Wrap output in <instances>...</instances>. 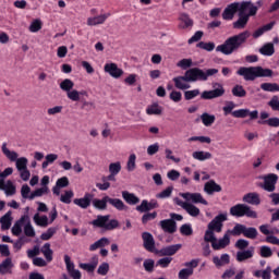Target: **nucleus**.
I'll return each instance as SVG.
<instances>
[{
    "label": "nucleus",
    "mask_w": 279,
    "mask_h": 279,
    "mask_svg": "<svg viewBox=\"0 0 279 279\" xmlns=\"http://www.w3.org/2000/svg\"><path fill=\"white\" fill-rule=\"evenodd\" d=\"M223 221H228V213L219 214L216 216L207 226L205 231L204 241L206 243H211V247L215 251L226 250L230 245V238L225 234L217 241L215 232H221L223 230Z\"/></svg>",
    "instance_id": "nucleus-1"
},
{
    "label": "nucleus",
    "mask_w": 279,
    "mask_h": 279,
    "mask_svg": "<svg viewBox=\"0 0 279 279\" xmlns=\"http://www.w3.org/2000/svg\"><path fill=\"white\" fill-rule=\"evenodd\" d=\"M2 154L10 160L11 162H15V167L17 171L20 172V178L27 182L29 178H32V173L27 169V163L29 162L27 160V157H20L19 153L14 150H10L7 143L2 144Z\"/></svg>",
    "instance_id": "nucleus-2"
},
{
    "label": "nucleus",
    "mask_w": 279,
    "mask_h": 279,
    "mask_svg": "<svg viewBox=\"0 0 279 279\" xmlns=\"http://www.w3.org/2000/svg\"><path fill=\"white\" fill-rule=\"evenodd\" d=\"M250 37V32L244 31L238 35L231 36L222 45L217 46L216 51L223 53L225 56H232L234 51L241 49L245 43H247V38Z\"/></svg>",
    "instance_id": "nucleus-3"
},
{
    "label": "nucleus",
    "mask_w": 279,
    "mask_h": 279,
    "mask_svg": "<svg viewBox=\"0 0 279 279\" xmlns=\"http://www.w3.org/2000/svg\"><path fill=\"white\" fill-rule=\"evenodd\" d=\"M236 75L243 77L245 82H254L257 77H271L274 71L271 69H264L263 66H241L236 71Z\"/></svg>",
    "instance_id": "nucleus-4"
},
{
    "label": "nucleus",
    "mask_w": 279,
    "mask_h": 279,
    "mask_svg": "<svg viewBox=\"0 0 279 279\" xmlns=\"http://www.w3.org/2000/svg\"><path fill=\"white\" fill-rule=\"evenodd\" d=\"M230 215L232 217H248L250 219H257L258 214L252 209V207L245 204H238L230 208Z\"/></svg>",
    "instance_id": "nucleus-5"
},
{
    "label": "nucleus",
    "mask_w": 279,
    "mask_h": 279,
    "mask_svg": "<svg viewBox=\"0 0 279 279\" xmlns=\"http://www.w3.org/2000/svg\"><path fill=\"white\" fill-rule=\"evenodd\" d=\"M92 225H94L95 228H102L104 230H117V228H119V220H110V215L97 216V219L93 220Z\"/></svg>",
    "instance_id": "nucleus-6"
},
{
    "label": "nucleus",
    "mask_w": 279,
    "mask_h": 279,
    "mask_svg": "<svg viewBox=\"0 0 279 279\" xmlns=\"http://www.w3.org/2000/svg\"><path fill=\"white\" fill-rule=\"evenodd\" d=\"M258 14V7H256L252 1L238 2V16H256Z\"/></svg>",
    "instance_id": "nucleus-7"
},
{
    "label": "nucleus",
    "mask_w": 279,
    "mask_h": 279,
    "mask_svg": "<svg viewBox=\"0 0 279 279\" xmlns=\"http://www.w3.org/2000/svg\"><path fill=\"white\" fill-rule=\"evenodd\" d=\"M180 197L185 199V204H203V206H208V201L204 198L202 193H191V192H185V193H180Z\"/></svg>",
    "instance_id": "nucleus-8"
},
{
    "label": "nucleus",
    "mask_w": 279,
    "mask_h": 279,
    "mask_svg": "<svg viewBox=\"0 0 279 279\" xmlns=\"http://www.w3.org/2000/svg\"><path fill=\"white\" fill-rule=\"evenodd\" d=\"M213 86L215 89L205 90L202 93V99H217L218 97H223V95H226V89L223 88V85H221L220 83H214Z\"/></svg>",
    "instance_id": "nucleus-9"
},
{
    "label": "nucleus",
    "mask_w": 279,
    "mask_h": 279,
    "mask_svg": "<svg viewBox=\"0 0 279 279\" xmlns=\"http://www.w3.org/2000/svg\"><path fill=\"white\" fill-rule=\"evenodd\" d=\"M174 204H177V206H180L181 208H183V210H185V213H187V215H190V217H199V208L191 203H185L184 201L180 199L179 197L174 198Z\"/></svg>",
    "instance_id": "nucleus-10"
},
{
    "label": "nucleus",
    "mask_w": 279,
    "mask_h": 279,
    "mask_svg": "<svg viewBox=\"0 0 279 279\" xmlns=\"http://www.w3.org/2000/svg\"><path fill=\"white\" fill-rule=\"evenodd\" d=\"M264 184H262V189L267 191L268 193H274L276 191V184H278V174L270 173L263 178Z\"/></svg>",
    "instance_id": "nucleus-11"
},
{
    "label": "nucleus",
    "mask_w": 279,
    "mask_h": 279,
    "mask_svg": "<svg viewBox=\"0 0 279 279\" xmlns=\"http://www.w3.org/2000/svg\"><path fill=\"white\" fill-rule=\"evenodd\" d=\"M190 82H206V74L199 68H192L185 71Z\"/></svg>",
    "instance_id": "nucleus-12"
},
{
    "label": "nucleus",
    "mask_w": 279,
    "mask_h": 279,
    "mask_svg": "<svg viewBox=\"0 0 279 279\" xmlns=\"http://www.w3.org/2000/svg\"><path fill=\"white\" fill-rule=\"evenodd\" d=\"M172 82L174 83L175 88L179 90H189V88H191V81L189 80L186 72L183 76L173 77Z\"/></svg>",
    "instance_id": "nucleus-13"
},
{
    "label": "nucleus",
    "mask_w": 279,
    "mask_h": 279,
    "mask_svg": "<svg viewBox=\"0 0 279 279\" xmlns=\"http://www.w3.org/2000/svg\"><path fill=\"white\" fill-rule=\"evenodd\" d=\"M64 263L69 276L73 279H82V272L78 269H75V264L71 262V256L64 255Z\"/></svg>",
    "instance_id": "nucleus-14"
},
{
    "label": "nucleus",
    "mask_w": 279,
    "mask_h": 279,
    "mask_svg": "<svg viewBox=\"0 0 279 279\" xmlns=\"http://www.w3.org/2000/svg\"><path fill=\"white\" fill-rule=\"evenodd\" d=\"M142 239H143L144 247L145 250H147V252H153L154 254L158 252V250H156V241L154 240V235H151V233L143 232Z\"/></svg>",
    "instance_id": "nucleus-15"
},
{
    "label": "nucleus",
    "mask_w": 279,
    "mask_h": 279,
    "mask_svg": "<svg viewBox=\"0 0 279 279\" xmlns=\"http://www.w3.org/2000/svg\"><path fill=\"white\" fill-rule=\"evenodd\" d=\"M159 207L160 205L156 199H150V202H148L147 199H143L141 205L136 206V210L137 213H149V210H154Z\"/></svg>",
    "instance_id": "nucleus-16"
},
{
    "label": "nucleus",
    "mask_w": 279,
    "mask_h": 279,
    "mask_svg": "<svg viewBox=\"0 0 279 279\" xmlns=\"http://www.w3.org/2000/svg\"><path fill=\"white\" fill-rule=\"evenodd\" d=\"M232 117L235 119H245L250 117L251 121L258 119V110L250 111V109H239L232 112Z\"/></svg>",
    "instance_id": "nucleus-17"
},
{
    "label": "nucleus",
    "mask_w": 279,
    "mask_h": 279,
    "mask_svg": "<svg viewBox=\"0 0 279 279\" xmlns=\"http://www.w3.org/2000/svg\"><path fill=\"white\" fill-rule=\"evenodd\" d=\"M93 197H95L94 194L85 193L83 197L81 198H74L73 204L75 206H78V208H83V210H86L93 204Z\"/></svg>",
    "instance_id": "nucleus-18"
},
{
    "label": "nucleus",
    "mask_w": 279,
    "mask_h": 279,
    "mask_svg": "<svg viewBox=\"0 0 279 279\" xmlns=\"http://www.w3.org/2000/svg\"><path fill=\"white\" fill-rule=\"evenodd\" d=\"M180 250H182V244H173V245L165 246L159 251H156V254L160 256L170 257V256H174V254H178Z\"/></svg>",
    "instance_id": "nucleus-19"
},
{
    "label": "nucleus",
    "mask_w": 279,
    "mask_h": 279,
    "mask_svg": "<svg viewBox=\"0 0 279 279\" xmlns=\"http://www.w3.org/2000/svg\"><path fill=\"white\" fill-rule=\"evenodd\" d=\"M14 270V263L12 262V257H7L4 260L0 263V276H12Z\"/></svg>",
    "instance_id": "nucleus-20"
},
{
    "label": "nucleus",
    "mask_w": 279,
    "mask_h": 279,
    "mask_svg": "<svg viewBox=\"0 0 279 279\" xmlns=\"http://www.w3.org/2000/svg\"><path fill=\"white\" fill-rule=\"evenodd\" d=\"M0 191H4L7 196L16 195V186L10 180L0 179Z\"/></svg>",
    "instance_id": "nucleus-21"
},
{
    "label": "nucleus",
    "mask_w": 279,
    "mask_h": 279,
    "mask_svg": "<svg viewBox=\"0 0 279 279\" xmlns=\"http://www.w3.org/2000/svg\"><path fill=\"white\" fill-rule=\"evenodd\" d=\"M236 12H239V2H233L225 9V11L222 13V19L225 21H232V19H234V14H236Z\"/></svg>",
    "instance_id": "nucleus-22"
},
{
    "label": "nucleus",
    "mask_w": 279,
    "mask_h": 279,
    "mask_svg": "<svg viewBox=\"0 0 279 279\" xmlns=\"http://www.w3.org/2000/svg\"><path fill=\"white\" fill-rule=\"evenodd\" d=\"M105 73H109L114 80H119L123 75V71L117 65V63L105 64Z\"/></svg>",
    "instance_id": "nucleus-23"
},
{
    "label": "nucleus",
    "mask_w": 279,
    "mask_h": 279,
    "mask_svg": "<svg viewBox=\"0 0 279 279\" xmlns=\"http://www.w3.org/2000/svg\"><path fill=\"white\" fill-rule=\"evenodd\" d=\"M22 221L26 223L24 226L25 236H29L31 239H34V236H36V230L34 229V226H32V220L29 218V215L22 216Z\"/></svg>",
    "instance_id": "nucleus-24"
},
{
    "label": "nucleus",
    "mask_w": 279,
    "mask_h": 279,
    "mask_svg": "<svg viewBox=\"0 0 279 279\" xmlns=\"http://www.w3.org/2000/svg\"><path fill=\"white\" fill-rule=\"evenodd\" d=\"M254 246H251L248 250L236 252L235 260H238V263H245V260L254 258Z\"/></svg>",
    "instance_id": "nucleus-25"
},
{
    "label": "nucleus",
    "mask_w": 279,
    "mask_h": 279,
    "mask_svg": "<svg viewBox=\"0 0 279 279\" xmlns=\"http://www.w3.org/2000/svg\"><path fill=\"white\" fill-rule=\"evenodd\" d=\"M163 232L168 234H173L178 230V226L173 219H165L159 222Z\"/></svg>",
    "instance_id": "nucleus-26"
},
{
    "label": "nucleus",
    "mask_w": 279,
    "mask_h": 279,
    "mask_svg": "<svg viewBox=\"0 0 279 279\" xmlns=\"http://www.w3.org/2000/svg\"><path fill=\"white\" fill-rule=\"evenodd\" d=\"M109 16H110V13H105V14H101V15L88 17L87 19V25L89 27H95L97 25H104V23H106V21L108 20Z\"/></svg>",
    "instance_id": "nucleus-27"
},
{
    "label": "nucleus",
    "mask_w": 279,
    "mask_h": 279,
    "mask_svg": "<svg viewBox=\"0 0 279 279\" xmlns=\"http://www.w3.org/2000/svg\"><path fill=\"white\" fill-rule=\"evenodd\" d=\"M204 191L207 195H213V193H221V185L217 184L214 180L206 182L204 185Z\"/></svg>",
    "instance_id": "nucleus-28"
},
{
    "label": "nucleus",
    "mask_w": 279,
    "mask_h": 279,
    "mask_svg": "<svg viewBox=\"0 0 279 279\" xmlns=\"http://www.w3.org/2000/svg\"><path fill=\"white\" fill-rule=\"evenodd\" d=\"M122 199H124V202H126L130 206H136V204H140L141 202V198H138L136 194L128 191H122Z\"/></svg>",
    "instance_id": "nucleus-29"
},
{
    "label": "nucleus",
    "mask_w": 279,
    "mask_h": 279,
    "mask_svg": "<svg viewBox=\"0 0 279 279\" xmlns=\"http://www.w3.org/2000/svg\"><path fill=\"white\" fill-rule=\"evenodd\" d=\"M92 204L97 210H106L109 204V196H104L101 199L93 197Z\"/></svg>",
    "instance_id": "nucleus-30"
},
{
    "label": "nucleus",
    "mask_w": 279,
    "mask_h": 279,
    "mask_svg": "<svg viewBox=\"0 0 279 279\" xmlns=\"http://www.w3.org/2000/svg\"><path fill=\"white\" fill-rule=\"evenodd\" d=\"M97 265H99V257L95 255L92 257V263L90 264H80V268L84 269V271H87L88 274H93L95 269H97Z\"/></svg>",
    "instance_id": "nucleus-31"
},
{
    "label": "nucleus",
    "mask_w": 279,
    "mask_h": 279,
    "mask_svg": "<svg viewBox=\"0 0 279 279\" xmlns=\"http://www.w3.org/2000/svg\"><path fill=\"white\" fill-rule=\"evenodd\" d=\"M243 202L251 204L252 206H258L260 204V196L255 192L247 193L243 196Z\"/></svg>",
    "instance_id": "nucleus-32"
},
{
    "label": "nucleus",
    "mask_w": 279,
    "mask_h": 279,
    "mask_svg": "<svg viewBox=\"0 0 279 279\" xmlns=\"http://www.w3.org/2000/svg\"><path fill=\"white\" fill-rule=\"evenodd\" d=\"M110 245V239L108 238H100L98 241L94 242L89 246V252H95L97 250H101L104 247H108Z\"/></svg>",
    "instance_id": "nucleus-33"
},
{
    "label": "nucleus",
    "mask_w": 279,
    "mask_h": 279,
    "mask_svg": "<svg viewBox=\"0 0 279 279\" xmlns=\"http://www.w3.org/2000/svg\"><path fill=\"white\" fill-rule=\"evenodd\" d=\"M39 252H41L47 263H51V260H53V250H51L50 243H45L41 248H39Z\"/></svg>",
    "instance_id": "nucleus-34"
},
{
    "label": "nucleus",
    "mask_w": 279,
    "mask_h": 279,
    "mask_svg": "<svg viewBox=\"0 0 279 279\" xmlns=\"http://www.w3.org/2000/svg\"><path fill=\"white\" fill-rule=\"evenodd\" d=\"M275 25H276V22L272 21V22L259 27L258 29H256L253 33V38H260V36H263V34H265V32H271L274 29Z\"/></svg>",
    "instance_id": "nucleus-35"
},
{
    "label": "nucleus",
    "mask_w": 279,
    "mask_h": 279,
    "mask_svg": "<svg viewBox=\"0 0 279 279\" xmlns=\"http://www.w3.org/2000/svg\"><path fill=\"white\" fill-rule=\"evenodd\" d=\"M225 234H228L229 240H230V234H232V236H241V234H245V225H241V223H236L233 229L231 230H227V232Z\"/></svg>",
    "instance_id": "nucleus-36"
},
{
    "label": "nucleus",
    "mask_w": 279,
    "mask_h": 279,
    "mask_svg": "<svg viewBox=\"0 0 279 279\" xmlns=\"http://www.w3.org/2000/svg\"><path fill=\"white\" fill-rule=\"evenodd\" d=\"M1 230H10L12 228V211H8L0 218Z\"/></svg>",
    "instance_id": "nucleus-37"
},
{
    "label": "nucleus",
    "mask_w": 279,
    "mask_h": 279,
    "mask_svg": "<svg viewBox=\"0 0 279 279\" xmlns=\"http://www.w3.org/2000/svg\"><path fill=\"white\" fill-rule=\"evenodd\" d=\"M192 157L194 160H199L201 162H204V160H210L213 158V154L209 151H204V150H196L192 154Z\"/></svg>",
    "instance_id": "nucleus-38"
},
{
    "label": "nucleus",
    "mask_w": 279,
    "mask_h": 279,
    "mask_svg": "<svg viewBox=\"0 0 279 279\" xmlns=\"http://www.w3.org/2000/svg\"><path fill=\"white\" fill-rule=\"evenodd\" d=\"M248 22L250 17L247 15H239V19L233 22V29H245Z\"/></svg>",
    "instance_id": "nucleus-39"
},
{
    "label": "nucleus",
    "mask_w": 279,
    "mask_h": 279,
    "mask_svg": "<svg viewBox=\"0 0 279 279\" xmlns=\"http://www.w3.org/2000/svg\"><path fill=\"white\" fill-rule=\"evenodd\" d=\"M109 204L116 208V210L122 211L129 209L128 205H125V203H123L120 198H112L109 196Z\"/></svg>",
    "instance_id": "nucleus-40"
},
{
    "label": "nucleus",
    "mask_w": 279,
    "mask_h": 279,
    "mask_svg": "<svg viewBox=\"0 0 279 279\" xmlns=\"http://www.w3.org/2000/svg\"><path fill=\"white\" fill-rule=\"evenodd\" d=\"M179 20L181 21L180 29H189L193 25V20L186 13H181Z\"/></svg>",
    "instance_id": "nucleus-41"
},
{
    "label": "nucleus",
    "mask_w": 279,
    "mask_h": 279,
    "mask_svg": "<svg viewBox=\"0 0 279 279\" xmlns=\"http://www.w3.org/2000/svg\"><path fill=\"white\" fill-rule=\"evenodd\" d=\"M33 221H35L36 226H39L40 228H47L49 226V218L47 216L40 217V214H35Z\"/></svg>",
    "instance_id": "nucleus-42"
},
{
    "label": "nucleus",
    "mask_w": 279,
    "mask_h": 279,
    "mask_svg": "<svg viewBox=\"0 0 279 279\" xmlns=\"http://www.w3.org/2000/svg\"><path fill=\"white\" fill-rule=\"evenodd\" d=\"M213 263L216 267H223V265H228L230 263V255L222 254L220 258L219 256H215L213 258Z\"/></svg>",
    "instance_id": "nucleus-43"
},
{
    "label": "nucleus",
    "mask_w": 279,
    "mask_h": 279,
    "mask_svg": "<svg viewBox=\"0 0 279 279\" xmlns=\"http://www.w3.org/2000/svg\"><path fill=\"white\" fill-rule=\"evenodd\" d=\"M216 119L217 118L215 117V114H209L208 112H204L201 116L202 123L203 125H205V128H210V125L215 123Z\"/></svg>",
    "instance_id": "nucleus-44"
},
{
    "label": "nucleus",
    "mask_w": 279,
    "mask_h": 279,
    "mask_svg": "<svg viewBox=\"0 0 279 279\" xmlns=\"http://www.w3.org/2000/svg\"><path fill=\"white\" fill-rule=\"evenodd\" d=\"M260 88L265 90V93H279L278 83H262Z\"/></svg>",
    "instance_id": "nucleus-45"
},
{
    "label": "nucleus",
    "mask_w": 279,
    "mask_h": 279,
    "mask_svg": "<svg viewBox=\"0 0 279 279\" xmlns=\"http://www.w3.org/2000/svg\"><path fill=\"white\" fill-rule=\"evenodd\" d=\"M259 53H262V56H274V53H276V49L274 48V44L268 43L265 44L260 49H259Z\"/></svg>",
    "instance_id": "nucleus-46"
},
{
    "label": "nucleus",
    "mask_w": 279,
    "mask_h": 279,
    "mask_svg": "<svg viewBox=\"0 0 279 279\" xmlns=\"http://www.w3.org/2000/svg\"><path fill=\"white\" fill-rule=\"evenodd\" d=\"M231 93L233 97L243 98L247 96V92L243 88V85H235L232 87Z\"/></svg>",
    "instance_id": "nucleus-47"
},
{
    "label": "nucleus",
    "mask_w": 279,
    "mask_h": 279,
    "mask_svg": "<svg viewBox=\"0 0 279 279\" xmlns=\"http://www.w3.org/2000/svg\"><path fill=\"white\" fill-rule=\"evenodd\" d=\"M81 95H86V92H77V89H70L66 93V97L71 101H80Z\"/></svg>",
    "instance_id": "nucleus-48"
},
{
    "label": "nucleus",
    "mask_w": 279,
    "mask_h": 279,
    "mask_svg": "<svg viewBox=\"0 0 279 279\" xmlns=\"http://www.w3.org/2000/svg\"><path fill=\"white\" fill-rule=\"evenodd\" d=\"M23 223H25V220H23V217H21L12 227L11 232L12 234H14V236H20L21 233L23 232V229L21 228V226H23Z\"/></svg>",
    "instance_id": "nucleus-49"
},
{
    "label": "nucleus",
    "mask_w": 279,
    "mask_h": 279,
    "mask_svg": "<svg viewBox=\"0 0 279 279\" xmlns=\"http://www.w3.org/2000/svg\"><path fill=\"white\" fill-rule=\"evenodd\" d=\"M244 236L254 240L258 236V230L254 227H244Z\"/></svg>",
    "instance_id": "nucleus-50"
},
{
    "label": "nucleus",
    "mask_w": 279,
    "mask_h": 279,
    "mask_svg": "<svg viewBox=\"0 0 279 279\" xmlns=\"http://www.w3.org/2000/svg\"><path fill=\"white\" fill-rule=\"evenodd\" d=\"M73 86H75V83H73V81H71L70 78H65L60 83L61 90L66 94L70 93V90H73Z\"/></svg>",
    "instance_id": "nucleus-51"
},
{
    "label": "nucleus",
    "mask_w": 279,
    "mask_h": 279,
    "mask_svg": "<svg viewBox=\"0 0 279 279\" xmlns=\"http://www.w3.org/2000/svg\"><path fill=\"white\" fill-rule=\"evenodd\" d=\"M48 193H49V187L43 186L32 192L29 195V199H34L35 197H43V195H47Z\"/></svg>",
    "instance_id": "nucleus-52"
},
{
    "label": "nucleus",
    "mask_w": 279,
    "mask_h": 279,
    "mask_svg": "<svg viewBox=\"0 0 279 279\" xmlns=\"http://www.w3.org/2000/svg\"><path fill=\"white\" fill-rule=\"evenodd\" d=\"M259 256H262V258H271L274 256V251H271V247L263 245L259 247Z\"/></svg>",
    "instance_id": "nucleus-53"
},
{
    "label": "nucleus",
    "mask_w": 279,
    "mask_h": 279,
    "mask_svg": "<svg viewBox=\"0 0 279 279\" xmlns=\"http://www.w3.org/2000/svg\"><path fill=\"white\" fill-rule=\"evenodd\" d=\"M146 113L151 116V114H162V107H159L158 104H153L147 107Z\"/></svg>",
    "instance_id": "nucleus-54"
},
{
    "label": "nucleus",
    "mask_w": 279,
    "mask_h": 279,
    "mask_svg": "<svg viewBox=\"0 0 279 279\" xmlns=\"http://www.w3.org/2000/svg\"><path fill=\"white\" fill-rule=\"evenodd\" d=\"M57 232L58 228L50 227L46 232L41 233L40 239L41 241H49Z\"/></svg>",
    "instance_id": "nucleus-55"
},
{
    "label": "nucleus",
    "mask_w": 279,
    "mask_h": 279,
    "mask_svg": "<svg viewBox=\"0 0 279 279\" xmlns=\"http://www.w3.org/2000/svg\"><path fill=\"white\" fill-rule=\"evenodd\" d=\"M29 32H32L33 34H36L37 32H40L43 29V21L40 20H34L29 27H28Z\"/></svg>",
    "instance_id": "nucleus-56"
},
{
    "label": "nucleus",
    "mask_w": 279,
    "mask_h": 279,
    "mask_svg": "<svg viewBox=\"0 0 279 279\" xmlns=\"http://www.w3.org/2000/svg\"><path fill=\"white\" fill-rule=\"evenodd\" d=\"M143 267L145 271L151 274L154 271V267H156V262L151 258H147L144 260Z\"/></svg>",
    "instance_id": "nucleus-57"
},
{
    "label": "nucleus",
    "mask_w": 279,
    "mask_h": 279,
    "mask_svg": "<svg viewBox=\"0 0 279 279\" xmlns=\"http://www.w3.org/2000/svg\"><path fill=\"white\" fill-rule=\"evenodd\" d=\"M126 169L128 171H134V169H136V155L131 154L129 156V160L126 162Z\"/></svg>",
    "instance_id": "nucleus-58"
},
{
    "label": "nucleus",
    "mask_w": 279,
    "mask_h": 279,
    "mask_svg": "<svg viewBox=\"0 0 279 279\" xmlns=\"http://www.w3.org/2000/svg\"><path fill=\"white\" fill-rule=\"evenodd\" d=\"M109 172L113 173V175H119V173L121 172V162L117 161V162H112L109 165Z\"/></svg>",
    "instance_id": "nucleus-59"
},
{
    "label": "nucleus",
    "mask_w": 279,
    "mask_h": 279,
    "mask_svg": "<svg viewBox=\"0 0 279 279\" xmlns=\"http://www.w3.org/2000/svg\"><path fill=\"white\" fill-rule=\"evenodd\" d=\"M171 260H173L172 257H162L159 260H157L156 266L157 267H162L163 269L169 267L171 265Z\"/></svg>",
    "instance_id": "nucleus-60"
},
{
    "label": "nucleus",
    "mask_w": 279,
    "mask_h": 279,
    "mask_svg": "<svg viewBox=\"0 0 279 279\" xmlns=\"http://www.w3.org/2000/svg\"><path fill=\"white\" fill-rule=\"evenodd\" d=\"M193 276V268H183L179 271V279H189Z\"/></svg>",
    "instance_id": "nucleus-61"
},
{
    "label": "nucleus",
    "mask_w": 279,
    "mask_h": 279,
    "mask_svg": "<svg viewBox=\"0 0 279 279\" xmlns=\"http://www.w3.org/2000/svg\"><path fill=\"white\" fill-rule=\"evenodd\" d=\"M73 191H65L64 194L61 195L60 197V202H62L63 204H71V199H73Z\"/></svg>",
    "instance_id": "nucleus-62"
},
{
    "label": "nucleus",
    "mask_w": 279,
    "mask_h": 279,
    "mask_svg": "<svg viewBox=\"0 0 279 279\" xmlns=\"http://www.w3.org/2000/svg\"><path fill=\"white\" fill-rule=\"evenodd\" d=\"M258 123H266V125H269V128H279V118H270L265 121H258Z\"/></svg>",
    "instance_id": "nucleus-63"
},
{
    "label": "nucleus",
    "mask_w": 279,
    "mask_h": 279,
    "mask_svg": "<svg viewBox=\"0 0 279 279\" xmlns=\"http://www.w3.org/2000/svg\"><path fill=\"white\" fill-rule=\"evenodd\" d=\"M268 106L271 108V110L279 111V97L272 96L268 101Z\"/></svg>",
    "instance_id": "nucleus-64"
}]
</instances>
